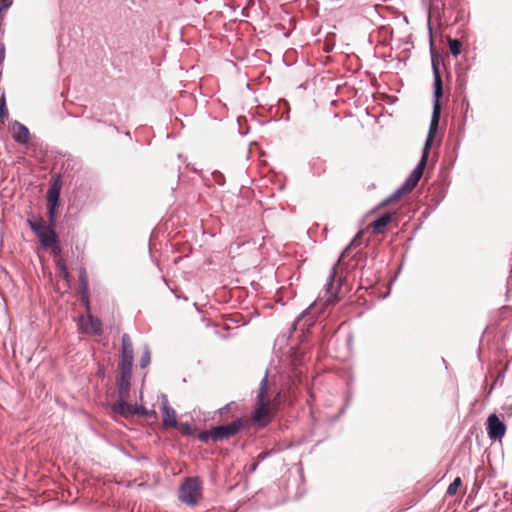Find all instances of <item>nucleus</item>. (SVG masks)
Instances as JSON below:
<instances>
[{
    "label": "nucleus",
    "instance_id": "28",
    "mask_svg": "<svg viewBox=\"0 0 512 512\" xmlns=\"http://www.w3.org/2000/svg\"><path fill=\"white\" fill-rule=\"evenodd\" d=\"M9 117L8 108L6 105L5 92L2 91L0 94V122L4 124Z\"/></svg>",
    "mask_w": 512,
    "mask_h": 512
},
{
    "label": "nucleus",
    "instance_id": "31",
    "mask_svg": "<svg viewBox=\"0 0 512 512\" xmlns=\"http://www.w3.org/2000/svg\"><path fill=\"white\" fill-rule=\"evenodd\" d=\"M462 485V479L461 477L457 476L456 478H454V480L449 484L448 488H447V491H446V495L448 496H454L457 494L459 488L461 487Z\"/></svg>",
    "mask_w": 512,
    "mask_h": 512
},
{
    "label": "nucleus",
    "instance_id": "3",
    "mask_svg": "<svg viewBox=\"0 0 512 512\" xmlns=\"http://www.w3.org/2000/svg\"><path fill=\"white\" fill-rule=\"evenodd\" d=\"M26 223L30 230L38 237L40 243L47 242L48 238L55 239L58 236L55 232L57 220L48 219L46 223L41 216H36L30 210L27 213Z\"/></svg>",
    "mask_w": 512,
    "mask_h": 512
},
{
    "label": "nucleus",
    "instance_id": "26",
    "mask_svg": "<svg viewBox=\"0 0 512 512\" xmlns=\"http://www.w3.org/2000/svg\"><path fill=\"white\" fill-rule=\"evenodd\" d=\"M197 438L202 443H208L209 441L216 443L214 426L209 430H203L199 432Z\"/></svg>",
    "mask_w": 512,
    "mask_h": 512
},
{
    "label": "nucleus",
    "instance_id": "10",
    "mask_svg": "<svg viewBox=\"0 0 512 512\" xmlns=\"http://www.w3.org/2000/svg\"><path fill=\"white\" fill-rule=\"evenodd\" d=\"M90 198V187L81 183L76 186L70 198V207L76 211H82L87 207Z\"/></svg>",
    "mask_w": 512,
    "mask_h": 512
},
{
    "label": "nucleus",
    "instance_id": "44",
    "mask_svg": "<svg viewBox=\"0 0 512 512\" xmlns=\"http://www.w3.org/2000/svg\"><path fill=\"white\" fill-rule=\"evenodd\" d=\"M435 210H431V204L428 203L426 209L421 213L422 218H427L432 212Z\"/></svg>",
    "mask_w": 512,
    "mask_h": 512
},
{
    "label": "nucleus",
    "instance_id": "15",
    "mask_svg": "<svg viewBox=\"0 0 512 512\" xmlns=\"http://www.w3.org/2000/svg\"><path fill=\"white\" fill-rule=\"evenodd\" d=\"M78 278H79V298L80 301L83 303L86 314L91 313V306H90V299H89V280L88 275L85 267H80L78 271Z\"/></svg>",
    "mask_w": 512,
    "mask_h": 512
},
{
    "label": "nucleus",
    "instance_id": "29",
    "mask_svg": "<svg viewBox=\"0 0 512 512\" xmlns=\"http://www.w3.org/2000/svg\"><path fill=\"white\" fill-rule=\"evenodd\" d=\"M150 362H151V351H150L149 346H145L141 353L140 359H139V366H140V368L145 369L150 364Z\"/></svg>",
    "mask_w": 512,
    "mask_h": 512
},
{
    "label": "nucleus",
    "instance_id": "33",
    "mask_svg": "<svg viewBox=\"0 0 512 512\" xmlns=\"http://www.w3.org/2000/svg\"><path fill=\"white\" fill-rule=\"evenodd\" d=\"M430 149L431 148L429 147V144H424V146L422 148L420 160L418 161V163H422V165L425 167L427 166Z\"/></svg>",
    "mask_w": 512,
    "mask_h": 512
},
{
    "label": "nucleus",
    "instance_id": "6",
    "mask_svg": "<svg viewBox=\"0 0 512 512\" xmlns=\"http://www.w3.org/2000/svg\"><path fill=\"white\" fill-rule=\"evenodd\" d=\"M201 496V483L198 478H186L180 486L179 499L187 505H195Z\"/></svg>",
    "mask_w": 512,
    "mask_h": 512
},
{
    "label": "nucleus",
    "instance_id": "47",
    "mask_svg": "<svg viewBox=\"0 0 512 512\" xmlns=\"http://www.w3.org/2000/svg\"><path fill=\"white\" fill-rule=\"evenodd\" d=\"M333 50V45L325 44L324 51L331 52Z\"/></svg>",
    "mask_w": 512,
    "mask_h": 512
},
{
    "label": "nucleus",
    "instance_id": "2",
    "mask_svg": "<svg viewBox=\"0 0 512 512\" xmlns=\"http://www.w3.org/2000/svg\"><path fill=\"white\" fill-rule=\"evenodd\" d=\"M268 374L269 371L267 369L259 384L255 409L251 412L250 417H243L245 430L250 429L252 426H256L258 429H263L271 422L269 403L267 400Z\"/></svg>",
    "mask_w": 512,
    "mask_h": 512
},
{
    "label": "nucleus",
    "instance_id": "17",
    "mask_svg": "<svg viewBox=\"0 0 512 512\" xmlns=\"http://www.w3.org/2000/svg\"><path fill=\"white\" fill-rule=\"evenodd\" d=\"M161 411L163 425L166 428L176 427L178 421L176 418V411L169 405L167 396L165 394L162 395Z\"/></svg>",
    "mask_w": 512,
    "mask_h": 512
},
{
    "label": "nucleus",
    "instance_id": "22",
    "mask_svg": "<svg viewBox=\"0 0 512 512\" xmlns=\"http://www.w3.org/2000/svg\"><path fill=\"white\" fill-rule=\"evenodd\" d=\"M411 192L407 187H405L404 183H402L392 194L386 197L383 201H381L378 207H384L389 203L400 199L404 194Z\"/></svg>",
    "mask_w": 512,
    "mask_h": 512
},
{
    "label": "nucleus",
    "instance_id": "19",
    "mask_svg": "<svg viewBox=\"0 0 512 512\" xmlns=\"http://www.w3.org/2000/svg\"><path fill=\"white\" fill-rule=\"evenodd\" d=\"M13 130V140L21 145L28 144L30 140V131L29 129L21 122L15 120L12 123Z\"/></svg>",
    "mask_w": 512,
    "mask_h": 512
},
{
    "label": "nucleus",
    "instance_id": "12",
    "mask_svg": "<svg viewBox=\"0 0 512 512\" xmlns=\"http://www.w3.org/2000/svg\"><path fill=\"white\" fill-rule=\"evenodd\" d=\"M449 185L450 179L448 175H445L440 183L433 185L429 195V203L431 204V210H436L440 203L444 200Z\"/></svg>",
    "mask_w": 512,
    "mask_h": 512
},
{
    "label": "nucleus",
    "instance_id": "40",
    "mask_svg": "<svg viewBox=\"0 0 512 512\" xmlns=\"http://www.w3.org/2000/svg\"><path fill=\"white\" fill-rule=\"evenodd\" d=\"M14 0H0V10L1 12H7V10L12 6Z\"/></svg>",
    "mask_w": 512,
    "mask_h": 512
},
{
    "label": "nucleus",
    "instance_id": "34",
    "mask_svg": "<svg viewBox=\"0 0 512 512\" xmlns=\"http://www.w3.org/2000/svg\"><path fill=\"white\" fill-rule=\"evenodd\" d=\"M211 175H212L214 181L219 186H223L225 184V176H224V174L221 171L214 170Z\"/></svg>",
    "mask_w": 512,
    "mask_h": 512
},
{
    "label": "nucleus",
    "instance_id": "20",
    "mask_svg": "<svg viewBox=\"0 0 512 512\" xmlns=\"http://www.w3.org/2000/svg\"><path fill=\"white\" fill-rule=\"evenodd\" d=\"M425 168L426 167L423 166L422 163H417L415 168L410 172L408 177L403 182L405 187H407L410 191H412L417 186L420 179L422 178Z\"/></svg>",
    "mask_w": 512,
    "mask_h": 512
},
{
    "label": "nucleus",
    "instance_id": "24",
    "mask_svg": "<svg viewBox=\"0 0 512 512\" xmlns=\"http://www.w3.org/2000/svg\"><path fill=\"white\" fill-rule=\"evenodd\" d=\"M40 244L44 249H51L53 254L56 256H58L62 253L59 236H57V238H55V239L48 238L47 242L44 241V243H40Z\"/></svg>",
    "mask_w": 512,
    "mask_h": 512
},
{
    "label": "nucleus",
    "instance_id": "39",
    "mask_svg": "<svg viewBox=\"0 0 512 512\" xmlns=\"http://www.w3.org/2000/svg\"><path fill=\"white\" fill-rule=\"evenodd\" d=\"M352 393H347V396H346V402L344 404V406L340 409L339 413L336 415V419L339 418L341 415H343L346 411V409L348 408L351 400H352Z\"/></svg>",
    "mask_w": 512,
    "mask_h": 512
},
{
    "label": "nucleus",
    "instance_id": "36",
    "mask_svg": "<svg viewBox=\"0 0 512 512\" xmlns=\"http://www.w3.org/2000/svg\"><path fill=\"white\" fill-rule=\"evenodd\" d=\"M430 6L433 10H444L445 3L443 0H430Z\"/></svg>",
    "mask_w": 512,
    "mask_h": 512
},
{
    "label": "nucleus",
    "instance_id": "8",
    "mask_svg": "<svg viewBox=\"0 0 512 512\" xmlns=\"http://www.w3.org/2000/svg\"><path fill=\"white\" fill-rule=\"evenodd\" d=\"M134 361V349L130 336L124 333L121 337L119 371L132 372Z\"/></svg>",
    "mask_w": 512,
    "mask_h": 512
},
{
    "label": "nucleus",
    "instance_id": "30",
    "mask_svg": "<svg viewBox=\"0 0 512 512\" xmlns=\"http://www.w3.org/2000/svg\"><path fill=\"white\" fill-rule=\"evenodd\" d=\"M173 429H177L180 431L182 435L192 436L194 435V430L189 422H178L176 427H172Z\"/></svg>",
    "mask_w": 512,
    "mask_h": 512
},
{
    "label": "nucleus",
    "instance_id": "7",
    "mask_svg": "<svg viewBox=\"0 0 512 512\" xmlns=\"http://www.w3.org/2000/svg\"><path fill=\"white\" fill-rule=\"evenodd\" d=\"M245 430L243 417H236L230 423L214 426L216 443L229 440Z\"/></svg>",
    "mask_w": 512,
    "mask_h": 512
},
{
    "label": "nucleus",
    "instance_id": "45",
    "mask_svg": "<svg viewBox=\"0 0 512 512\" xmlns=\"http://www.w3.org/2000/svg\"><path fill=\"white\" fill-rule=\"evenodd\" d=\"M258 466H259V462H258V461H255L254 463H252V464L250 465V467H249V469H248V472H249L250 474L254 473V472L257 470Z\"/></svg>",
    "mask_w": 512,
    "mask_h": 512
},
{
    "label": "nucleus",
    "instance_id": "50",
    "mask_svg": "<svg viewBox=\"0 0 512 512\" xmlns=\"http://www.w3.org/2000/svg\"><path fill=\"white\" fill-rule=\"evenodd\" d=\"M125 136H126V137H128L129 139H131V133H130V131H126V132H125Z\"/></svg>",
    "mask_w": 512,
    "mask_h": 512
},
{
    "label": "nucleus",
    "instance_id": "46",
    "mask_svg": "<svg viewBox=\"0 0 512 512\" xmlns=\"http://www.w3.org/2000/svg\"><path fill=\"white\" fill-rule=\"evenodd\" d=\"M463 19H464L463 11H459L457 16H456L455 22H462Z\"/></svg>",
    "mask_w": 512,
    "mask_h": 512
},
{
    "label": "nucleus",
    "instance_id": "37",
    "mask_svg": "<svg viewBox=\"0 0 512 512\" xmlns=\"http://www.w3.org/2000/svg\"><path fill=\"white\" fill-rule=\"evenodd\" d=\"M77 165V161L72 158V157H68L64 162H63V168H65L66 170L68 169H71L73 170L75 168V166Z\"/></svg>",
    "mask_w": 512,
    "mask_h": 512
},
{
    "label": "nucleus",
    "instance_id": "9",
    "mask_svg": "<svg viewBox=\"0 0 512 512\" xmlns=\"http://www.w3.org/2000/svg\"><path fill=\"white\" fill-rule=\"evenodd\" d=\"M507 426L496 413H491L486 420V431L490 440L500 441L506 433Z\"/></svg>",
    "mask_w": 512,
    "mask_h": 512
},
{
    "label": "nucleus",
    "instance_id": "27",
    "mask_svg": "<svg viewBox=\"0 0 512 512\" xmlns=\"http://www.w3.org/2000/svg\"><path fill=\"white\" fill-rule=\"evenodd\" d=\"M449 51L453 57L460 55L462 50V42L457 38L448 39Z\"/></svg>",
    "mask_w": 512,
    "mask_h": 512
},
{
    "label": "nucleus",
    "instance_id": "21",
    "mask_svg": "<svg viewBox=\"0 0 512 512\" xmlns=\"http://www.w3.org/2000/svg\"><path fill=\"white\" fill-rule=\"evenodd\" d=\"M61 188H62V176H61V174H56L55 176L52 177L51 185L46 193V198L60 199Z\"/></svg>",
    "mask_w": 512,
    "mask_h": 512
},
{
    "label": "nucleus",
    "instance_id": "1",
    "mask_svg": "<svg viewBox=\"0 0 512 512\" xmlns=\"http://www.w3.org/2000/svg\"><path fill=\"white\" fill-rule=\"evenodd\" d=\"M344 283L343 278L337 279V267L333 266L325 283V302L316 300L311 303L304 311H302L295 321L292 323L290 332L301 330L302 334L308 332L314 326L322 313H324L326 306L335 305L340 301L339 296L341 287Z\"/></svg>",
    "mask_w": 512,
    "mask_h": 512
},
{
    "label": "nucleus",
    "instance_id": "11",
    "mask_svg": "<svg viewBox=\"0 0 512 512\" xmlns=\"http://www.w3.org/2000/svg\"><path fill=\"white\" fill-rule=\"evenodd\" d=\"M461 108L463 110V116H462V119L458 125V131H457V136H456V139H455V143H454V148H453V152H454V157L452 159V163L451 165H453L456 161V158H457V150L459 149L460 145H461V142L462 140L464 139V136H465V126H466V122H467V119H468V113H469V110H470V103H469V100L467 97H463L462 100H461Z\"/></svg>",
    "mask_w": 512,
    "mask_h": 512
},
{
    "label": "nucleus",
    "instance_id": "35",
    "mask_svg": "<svg viewBox=\"0 0 512 512\" xmlns=\"http://www.w3.org/2000/svg\"><path fill=\"white\" fill-rule=\"evenodd\" d=\"M505 373H506V369L502 370V371L498 374L497 378L495 379V381L493 382V384H492V386H491V388H490V390H489V393H491V392H492V390L495 388V386H496L497 384L502 385V383H503V379H504V377H505Z\"/></svg>",
    "mask_w": 512,
    "mask_h": 512
},
{
    "label": "nucleus",
    "instance_id": "18",
    "mask_svg": "<svg viewBox=\"0 0 512 512\" xmlns=\"http://www.w3.org/2000/svg\"><path fill=\"white\" fill-rule=\"evenodd\" d=\"M396 212L388 210L378 215L370 224L373 234H382L385 228L394 220Z\"/></svg>",
    "mask_w": 512,
    "mask_h": 512
},
{
    "label": "nucleus",
    "instance_id": "48",
    "mask_svg": "<svg viewBox=\"0 0 512 512\" xmlns=\"http://www.w3.org/2000/svg\"><path fill=\"white\" fill-rule=\"evenodd\" d=\"M175 295H176L177 298H180V299H183L185 301H188V297L185 296V295H177V294H175Z\"/></svg>",
    "mask_w": 512,
    "mask_h": 512
},
{
    "label": "nucleus",
    "instance_id": "32",
    "mask_svg": "<svg viewBox=\"0 0 512 512\" xmlns=\"http://www.w3.org/2000/svg\"><path fill=\"white\" fill-rule=\"evenodd\" d=\"M56 266L57 268L60 270L61 274H62V277L63 279L67 282V284L69 285L70 283V274H69V271H68V268H67V265L66 263L63 261V260H59L57 263H56Z\"/></svg>",
    "mask_w": 512,
    "mask_h": 512
},
{
    "label": "nucleus",
    "instance_id": "14",
    "mask_svg": "<svg viewBox=\"0 0 512 512\" xmlns=\"http://www.w3.org/2000/svg\"><path fill=\"white\" fill-rule=\"evenodd\" d=\"M441 103L440 101H432V114H431V120L430 125L428 129V134L425 140L424 144H429V147H432V142L437 134L439 122L441 118Z\"/></svg>",
    "mask_w": 512,
    "mask_h": 512
},
{
    "label": "nucleus",
    "instance_id": "23",
    "mask_svg": "<svg viewBox=\"0 0 512 512\" xmlns=\"http://www.w3.org/2000/svg\"><path fill=\"white\" fill-rule=\"evenodd\" d=\"M47 201V218L57 220L58 208L60 206L61 199L46 198Z\"/></svg>",
    "mask_w": 512,
    "mask_h": 512
},
{
    "label": "nucleus",
    "instance_id": "4",
    "mask_svg": "<svg viewBox=\"0 0 512 512\" xmlns=\"http://www.w3.org/2000/svg\"><path fill=\"white\" fill-rule=\"evenodd\" d=\"M429 31L431 32L430 17L428 18ZM430 55L433 72V101H440L443 97V80L440 73V65L443 64L442 56L436 51L430 38Z\"/></svg>",
    "mask_w": 512,
    "mask_h": 512
},
{
    "label": "nucleus",
    "instance_id": "5",
    "mask_svg": "<svg viewBox=\"0 0 512 512\" xmlns=\"http://www.w3.org/2000/svg\"><path fill=\"white\" fill-rule=\"evenodd\" d=\"M110 409L113 413L120 415L121 417L128 418L130 415H138L141 417L156 416V411L153 409H147L140 404H131L128 401H117L116 403L110 404Z\"/></svg>",
    "mask_w": 512,
    "mask_h": 512
},
{
    "label": "nucleus",
    "instance_id": "13",
    "mask_svg": "<svg viewBox=\"0 0 512 512\" xmlns=\"http://www.w3.org/2000/svg\"><path fill=\"white\" fill-rule=\"evenodd\" d=\"M87 315V321L90 325V329L88 325L84 323V318L80 317L78 322V331L80 333H86L91 334L95 336H101L104 332L103 330V323L100 318L94 317L92 313H88Z\"/></svg>",
    "mask_w": 512,
    "mask_h": 512
},
{
    "label": "nucleus",
    "instance_id": "25",
    "mask_svg": "<svg viewBox=\"0 0 512 512\" xmlns=\"http://www.w3.org/2000/svg\"><path fill=\"white\" fill-rule=\"evenodd\" d=\"M361 243L360 233L356 234L355 237L351 240L349 245L342 251L338 262L343 261L347 258L353 248H356Z\"/></svg>",
    "mask_w": 512,
    "mask_h": 512
},
{
    "label": "nucleus",
    "instance_id": "51",
    "mask_svg": "<svg viewBox=\"0 0 512 512\" xmlns=\"http://www.w3.org/2000/svg\"><path fill=\"white\" fill-rule=\"evenodd\" d=\"M420 226H417L413 232V235H415V233L419 230Z\"/></svg>",
    "mask_w": 512,
    "mask_h": 512
},
{
    "label": "nucleus",
    "instance_id": "41",
    "mask_svg": "<svg viewBox=\"0 0 512 512\" xmlns=\"http://www.w3.org/2000/svg\"><path fill=\"white\" fill-rule=\"evenodd\" d=\"M96 376L102 380L106 377V368L104 365H102V364L98 365V368L96 371Z\"/></svg>",
    "mask_w": 512,
    "mask_h": 512
},
{
    "label": "nucleus",
    "instance_id": "49",
    "mask_svg": "<svg viewBox=\"0 0 512 512\" xmlns=\"http://www.w3.org/2000/svg\"><path fill=\"white\" fill-rule=\"evenodd\" d=\"M110 127H112L116 132H119V128L115 124H109Z\"/></svg>",
    "mask_w": 512,
    "mask_h": 512
},
{
    "label": "nucleus",
    "instance_id": "43",
    "mask_svg": "<svg viewBox=\"0 0 512 512\" xmlns=\"http://www.w3.org/2000/svg\"><path fill=\"white\" fill-rule=\"evenodd\" d=\"M271 455V452L270 451H264V452H261L258 456H257V460L259 463L262 462L263 460H265L267 457H269Z\"/></svg>",
    "mask_w": 512,
    "mask_h": 512
},
{
    "label": "nucleus",
    "instance_id": "38",
    "mask_svg": "<svg viewBox=\"0 0 512 512\" xmlns=\"http://www.w3.org/2000/svg\"><path fill=\"white\" fill-rule=\"evenodd\" d=\"M234 401H231L227 404H225L223 407L216 410V413L220 416H223L224 414H227L230 412L232 405H234Z\"/></svg>",
    "mask_w": 512,
    "mask_h": 512
},
{
    "label": "nucleus",
    "instance_id": "42",
    "mask_svg": "<svg viewBox=\"0 0 512 512\" xmlns=\"http://www.w3.org/2000/svg\"><path fill=\"white\" fill-rule=\"evenodd\" d=\"M6 56V47L3 41L0 40V67L2 66Z\"/></svg>",
    "mask_w": 512,
    "mask_h": 512
},
{
    "label": "nucleus",
    "instance_id": "16",
    "mask_svg": "<svg viewBox=\"0 0 512 512\" xmlns=\"http://www.w3.org/2000/svg\"><path fill=\"white\" fill-rule=\"evenodd\" d=\"M132 372L119 371L117 375L118 401H127L130 397Z\"/></svg>",
    "mask_w": 512,
    "mask_h": 512
}]
</instances>
